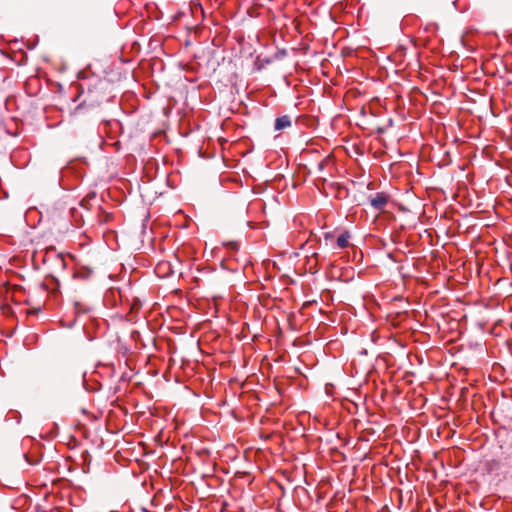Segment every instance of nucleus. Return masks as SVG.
I'll return each mask as SVG.
<instances>
[{
  "label": "nucleus",
  "instance_id": "f03ea898",
  "mask_svg": "<svg viewBox=\"0 0 512 512\" xmlns=\"http://www.w3.org/2000/svg\"><path fill=\"white\" fill-rule=\"evenodd\" d=\"M289 126H291V119H290V116H288V115L278 117L275 120V129L276 130H283Z\"/></svg>",
  "mask_w": 512,
  "mask_h": 512
},
{
  "label": "nucleus",
  "instance_id": "39448f33",
  "mask_svg": "<svg viewBox=\"0 0 512 512\" xmlns=\"http://www.w3.org/2000/svg\"><path fill=\"white\" fill-rule=\"evenodd\" d=\"M226 245H227L228 247H230V248L234 249V250H236V249L238 248V245H237V243H236V242H228Z\"/></svg>",
  "mask_w": 512,
  "mask_h": 512
},
{
  "label": "nucleus",
  "instance_id": "f257e3e1",
  "mask_svg": "<svg viewBox=\"0 0 512 512\" xmlns=\"http://www.w3.org/2000/svg\"><path fill=\"white\" fill-rule=\"evenodd\" d=\"M388 202V196L385 193H376L370 198V205L375 209L382 211Z\"/></svg>",
  "mask_w": 512,
  "mask_h": 512
},
{
  "label": "nucleus",
  "instance_id": "423d86ee",
  "mask_svg": "<svg viewBox=\"0 0 512 512\" xmlns=\"http://www.w3.org/2000/svg\"><path fill=\"white\" fill-rule=\"evenodd\" d=\"M83 104H84V102H83V103H81L79 106H77V107H76V109H75V111H78V110L82 107V105H83Z\"/></svg>",
  "mask_w": 512,
  "mask_h": 512
},
{
  "label": "nucleus",
  "instance_id": "20e7f679",
  "mask_svg": "<svg viewBox=\"0 0 512 512\" xmlns=\"http://www.w3.org/2000/svg\"><path fill=\"white\" fill-rule=\"evenodd\" d=\"M330 163L331 161L328 158L318 162L315 166V173H321L324 170V168Z\"/></svg>",
  "mask_w": 512,
  "mask_h": 512
},
{
  "label": "nucleus",
  "instance_id": "7ed1b4c3",
  "mask_svg": "<svg viewBox=\"0 0 512 512\" xmlns=\"http://www.w3.org/2000/svg\"><path fill=\"white\" fill-rule=\"evenodd\" d=\"M349 238H350V235L348 232H344L342 233L338 238H337V245L339 248L341 249H344L348 246L349 244Z\"/></svg>",
  "mask_w": 512,
  "mask_h": 512
}]
</instances>
